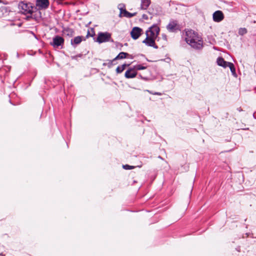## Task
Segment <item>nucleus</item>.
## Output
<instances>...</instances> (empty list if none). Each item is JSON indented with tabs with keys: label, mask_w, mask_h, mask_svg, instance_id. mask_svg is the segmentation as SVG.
<instances>
[{
	"label": "nucleus",
	"mask_w": 256,
	"mask_h": 256,
	"mask_svg": "<svg viewBox=\"0 0 256 256\" xmlns=\"http://www.w3.org/2000/svg\"><path fill=\"white\" fill-rule=\"evenodd\" d=\"M0 10L3 14L8 13L11 12L10 7L6 6H2L1 7H0Z\"/></svg>",
	"instance_id": "20"
},
{
	"label": "nucleus",
	"mask_w": 256,
	"mask_h": 256,
	"mask_svg": "<svg viewBox=\"0 0 256 256\" xmlns=\"http://www.w3.org/2000/svg\"><path fill=\"white\" fill-rule=\"evenodd\" d=\"M89 36H90V30H89V29H88V32H87V34H86V37L88 38Z\"/></svg>",
	"instance_id": "34"
},
{
	"label": "nucleus",
	"mask_w": 256,
	"mask_h": 256,
	"mask_svg": "<svg viewBox=\"0 0 256 256\" xmlns=\"http://www.w3.org/2000/svg\"><path fill=\"white\" fill-rule=\"evenodd\" d=\"M138 77L140 78L141 79L144 80H148L149 79L148 77H144V76H142V74H138Z\"/></svg>",
	"instance_id": "30"
},
{
	"label": "nucleus",
	"mask_w": 256,
	"mask_h": 256,
	"mask_svg": "<svg viewBox=\"0 0 256 256\" xmlns=\"http://www.w3.org/2000/svg\"><path fill=\"white\" fill-rule=\"evenodd\" d=\"M129 56V54L126 52H120L115 58H114V60H122L126 58L127 56Z\"/></svg>",
	"instance_id": "16"
},
{
	"label": "nucleus",
	"mask_w": 256,
	"mask_h": 256,
	"mask_svg": "<svg viewBox=\"0 0 256 256\" xmlns=\"http://www.w3.org/2000/svg\"><path fill=\"white\" fill-rule=\"evenodd\" d=\"M123 72L120 66H118L116 68V72L117 74H120Z\"/></svg>",
	"instance_id": "27"
},
{
	"label": "nucleus",
	"mask_w": 256,
	"mask_h": 256,
	"mask_svg": "<svg viewBox=\"0 0 256 256\" xmlns=\"http://www.w3.org/2000/svg\"><path fill=\"white\" fill-rule=\"evenodd\" d=\"M160 28L156 24H154L148 28L146 32V38L142 42L148 46H151L155 49L158 48V46L156 44L155 41H158L160 39L158 36L160 34Z\"/></svg>",
	"instance_id": "1"
},
{
	"label": "nucleus",
	"mask_w": 256,
	"mask_h": 256,
	"mask_svg": "<svg viewBox=\"0 0 256 256\" xmlns=\"http://www.w3.org/2000/svg\"><path fill=\"white\" fill-rule=\"evenodd\" d=\"M89 30L90 34V37H94L95 35V32L94 28H90Z\"/></svg>",
	"instance_id": "26"
},
{
	"label": "nucleus",
	"mask_w": 256,
	"mask_h": 256,
	"mask_svg": "<svg viewBox=\"0 0 256 256\" xmlns=\"http://www.w3.org/2000/svg\"><path fill=\"white\" fill-rule=\"evenodd\" d=\"M115 61L116 60H114V58L112 60H107L106 62H104L102 65L104 66H108V68H110L112 66L116 64V63H114Z\"/></svg>",
	"instance_id": "17"
},
{
	"label": "nucleus",
	"mask_w": 256,
	"mask_h": 256,
	"mask_svg": "<svg viewBox=\"0 0 256 256\" xmlns=\"http://www.w3.org/2000/svg\"><path fill=\"white\" fill-rule=\"evenodd\" d=\"M48 81V80H47L46 78H44V84H47Z\"/></svg>",
	"instance_id": "42"
},
{
	"label": "nucleus",
	"mask_w": 256,
	"mask_h": 256,
	"mask_svg": "<svg viewBox=\"0 0 256 256\" xmlns=\"http://www.w3.org/2000/svg\"><path fill=\"white\" fill-rule=\"evenodd\" d=\"M18 8L24 14H30V16H27L28 18H33L32 14L34 12V6L32 4L31 2L24 3V2L21 1L19 2Z\"/></svg>",
	"instance_id": "3"
},
{
	"label": "nucleus",
	"mask_w": 256,
	"mask_h": 256,
	"mask_svg": "<svg viewBox=\"0 0 256 256\" xmlns=\"http://www.w3.org/2000/svg\"><path fill=\"white\" fill-rule=\"evenodd\" d=\"M88 12H84L83 13L81 12V15H82V14L84 15V14H88Z\"/></svg>",
	"instance_id": "43"
},
{
	"label": "nucleus",
	"mask_w": 256,
	"mask_h": 256,
	"mask_svg": "<svg viewBox=\"0 0 256 256\" xmlns=\"http://www.w3.org/2000/svg\"><path fill=\"white\" fill-rule=\"evenodd\" d=\"M133 67H134V69L135 70H136V71L145 70L147 68L146 66H144L142 64H136V65L134 66Z\"/></svg>",
	"instance_id": "22"
},
{
	"label": "nucleus",
	"mask_w": 256,
	"mask_h": 256,
	"mask_svg": "<svg viewBox=\"0 0 256 256\" xmlns=\"http://www.w3.org/2000/svg\"><path fill=\"white\" fill-rule=\"evenodd\" d=\"M118 8L120 10V13L119 16L120 17H121L122 14H123V15L124 14V10H126L125 8V5L123 4H120L118 5Z\"/></svg>",
	"instance_id": "19"
},
{
	"label": "nucleus",
	"mask_w": 256,
	"mask_h": 256,
	"mask_svg": "<svg viewBox=\"0 0 256 256\" xmlns=\"http://www.w3.org/2000/svg\"><path fill=\"white\" fill-rule=\"evenodd\" d=\"M141 56H144V57H146L145 56V55L143 54H140ZM146 58V60L148 61V62H152V60H148L146 58Z\"/></svg>",
	"instance_id": "38"
},
{
	"label": "nucleus",
	"mask_w": 256,
	"mask_h": 256,
	"mask_svg": "<svg viewBox=\"0 0 256 256\" xmlns=\"http://www.w3.org/2000/svg\"><path fill=\"white\" fill-rule=\"evenodd\" d=\"M134 166H130L127 164L122 165V168L126 170H132L134 169Z\"/></svg>",
	"instance_id": "24"
},
{
	"label": "nucleus",
	"mask_w": 256,
	"mask_h": 256,
	"mask_svg": "<svg viewBox=\"0 0 256 256\" xmlns=\"http://www.w3.org/2000/svg\"><path fill=\"white\" fill-rule=\"evenodd\" d=\"M128 56L131 59H132L134 58V56L132 55L129 54Z\"/></svg>",
	"instance_id": "44"
},
{
	"label": "nucleus",
	"mask_w": 256,
	"mask_h": 256,
	"mask_svg": "<svg viewBox=\"0 0 256 256\" xmlns=\"http://www.w3.org/2000/svg\"><path fill=\"white\" fill-rule=\"evenodd\" d=\"M158 158L162 159V157L160 156H159Z\"/></svg>",
	"instance_id": "54"
},
{
	"label": "nucleus",
	"mask_w": 256,
	"mask_h": 256,
	"mask_svg": "<svg viewBox=\"0 0 256 256\" xmlns=\"http://www.w3.org/2000/svg\"><path fill=\"white\" fill-rule=\"evenodd\" d=\"M151 3L150 0H141L140 8L146 10Z\"/></svg>",
	"instance_id": "15"
},
{
	"label": "nucleus",
	"mask_w": 256,
	"mask_h": 256,
	"mask_svg": "<svg viewBox=\"0 0 256 256\" xmlns=\"http://www.w3.org/2000/svg\"><path fill=\"white\" fill-rule=\"evenodd\" d=\"M142 18H144V20H148V16L146 14H143L142 16Z\"/></svg>",
	"instance_id": "33"
},
{
	"label": "nucleus",
	"mask_w": 256,
	"mask_h": 256,
	"mask_svg": "<svg viewBox=\"0 0 256 256\" xmlns=\"http://www.w3.org/2000/svg\"><path fill=\"white\" fill-rule=\"evenodd\" d=\"M26 32H28V33L31 34L33 36H34V35H35V34H36L34 33V32H32V31H31V30H26Z\"/></svg>",
	"instance_id": "35"
},
{
	"label": "nucleus",
	"mask_w": 256,
	"mask_h": 256,
	"mask_svg": "<svg viewBox=\"0 0 256 256\" xmlns=\"http://www.w3.org/2000/svg\"><path fill=\"white\" fill-rule=\"evenodd\" d=\"M27 54L30 56H34L36 54V51H33L32 50H28L26 52Z\"/></svg>",
	"instance_id": "25"
},
{
	"label": "nucleus",
	"mask_w": 256,
	"mask_h": 256,
	"mask_svg": "<svg viewBox=\"0 0 256 256\" xmlns=\"http://www.w3.org/2000/svg\"><path fill=\"white\" fill-rule=\"evenodd\" d=\"M142 32L143 30L142 28L138 26H134L132 28L130 34L133 40H136L142 34Z\"/></svg>",
	"instance_id": "8"
},
{
	"label": "nucleus",
	"mask_w": 256,
	"mask_h": 256,
	"mask_svg": "<svg viewBox=\"0 0 256 256\" xmlns=\"http://www.w3.org/2000/svg\"><path fill=\"white\" fill-rule=\"evenodd\" d=\"M36 7L34 9L39 10L38 12L39 14V18H42V14L40 11L41 10H46L48 8L50 5L49 0H36Z\"/></svg>",
	"instance_id": "5"
},
{
	"label": "nucleus",
	"mask_w": 256,
	"mask_h": 256,
	"mask_svg": "<svg viewBox=\"0 0 256 256\" xmlns=\"http://www.w3.org/2000/svg\"><path fill=\"white\" fill-rule=\"evenodd\" d=\"M71 45L74 49L76 46L80 44V36H78L74 38H72L70 41Z\"/></svg>",
	"instance_id": "14"
},
{
	"label": "nucleus",
	"mask_w": 256,
	"mask_h": 256,
	"mask_svg": "<svg viewBox=\"0 0 256 256\" xmlns=\"http://www.w3.org/2000/svg\"><path fill=\"white\" fill-rule=\"evenodd\" d=\"M252 116L254 119H256V115L255 114V112L253 114Z\"/></svg>",
	"instance_id": "41"
},
{
	"label": "nucleus",
	"mask_w": 256,
	"mask_h": 256,
	"mask_svg": "<svg viewBox=\"0 0 256 256\" xmlns=\"http://www.w3.org/2000/svg\"><path fill=\"white\" fill-rule=\"evenodd\" d=\"M82 40H85V38H83L82 36H81V39H80V40L81 42Z\"/></svg>",
	"instance_id": "46"
},
{
	"label": "nucleus",
	"mask_w": 256,
	"mask_h": 256,
	"mask_svg": "<svg viewBox=\"0 0 256 256\" xmlns=\"http://www.w3.org/2000/svg\"><path fill=\"white\" fill-rule=\"evenodd\" d=\"M86 8V6L81 2V10L82 8Z\"/></svg>",
	"instance_id": "37"
},
{
	"label": "nucleus",
	"mask_w": 256,
	"mask_h": 256,
	"mask_svg": "<svg viewBox=\"0 0 256 256\" xmlns=\"http://www.w3.org/2000/svg\"><path fill=\"white\" fill-rule=\"evenodd\" d=\"M236 110H238L240 112L242 111V108L240 107L237 108Z\"/></svg>",
	"instance_id": "39"
},
{
	"label": "nucleus",
	"mask_w": 256,
	"mask_h": 256,
	"mask_svg": "<svg viewBox=\"0 0 256 256\" xmlns=\"http://www.w3.org/2000/svg\"><path fill=\"white\" fill-rule=\"evenodd\" d=\"M138 72L134 69V67L128 68L125 72L124 76L126 78H135Z\"/></svg>",
	"instance_id": "10"
},
{
	"label": "nucleus",
	"mask_w": 256,
	"mask_h": 256,
	"mask_svg": "<svg viewBox=\"0 0 256 256\" xmlns=\"http://www.w3.org/2000/svg\"><path fill=\"white\" fill-rule=\"evenodd\" d=\"M111 34L108 32H99L98 34L96 39L95 40V38H94V40L98 44L108 42H113L114 40L111 38Z\"/></svg>",
	"instance_id": "4"
},
{
	"label": "nucleus",
	"mask_w": 256,
	"mask_h": 256,
	"mask_svg": "<svg viewBox=\"0 0 256 256\" xmlns=\"http://www.w3.org/2000/svg\"><path fill=\"white\" fill-rule=\"evenodd\" d=\"M9 102H10V104H11L12 105H14V104L10 100Z\"/></svg>",
	"instance_id": "47"
},
{
	"label": "nucleus",
	"mask_w": 256,
	"mask_h": 256,
	"mask_svg": "<svg viewBox=\"0 0 256 256\" xmlns=\"http://www.w3.org/2000/svg\"><path fill=\"white\" fill-rule=\"evenodd\" d=\"M34 36L36 40H39L38 36L36 34L34 35Z\"/></svg>",
	"instance_id": "40"
},
{
	"label": "nucleus",
	"mask_w": 256,
	"mask_h": 256,
	"mask_svg": "<svg viewBox=\"0 0 256 256\" xmlns=\"http://www.w3.org/2000/svg\"><path fill=\"white\" fill-rule=\"evenodd\" d=\"M230 62L224 60V58L222 57H218L216 60V63L218 65L224 68H227L230 64Z\"/></svg>",
	"instance_id": "11"
},
{
	"label": "nucleus",
	"mask_w": 256,
	"mask_h": 256,
	"mask_svg": "<svg viewBox=\"0 0 256 256\" xmlns=\"http://www.w3.org/2000/svg\"><path fill=\"white\" fill-rule=\"evenodd\" d=\"M136 14V12L130 13L124 10V16L128 18H131Z\"/></svg>",
	"instance_id": "21"
},
{
	"label": "nucleus",
	"mask_w": 256,
	"mask_h": 256,
	"mask_svg": "<svg viewBox=\"0 0 256 256\" xmlns=\"http://www.w3.org/2000/svg\"><path fill=\"white\" fill-rule=\"evenodd\" d=\"M148 92L149 93L153 94V95H158V96H161L162 94L161 92H152V91H150V90H148Z\"/></svg>",
	"instance_id": "28"
},
{
	"label": "nucleus",
	"mask_w": 256,
	"mask_h": 256,
	"mask_svg": "<svg viewBox=\"0 0 256 256\" xmlns=\"http://www.w3.org/2000/svg\"><path fill=\"white\" fill-rule=\"evenodd\" d=\"M67 136H70V134H69V132L68 131H67Z\"/></svg>",
	"instance_id": "50"
},
{
	"label": "nucleus",
	"mask_w": 256,
	"mask_h": 256,
	"mask_svg": "<svg viewBox=\"0 0 256 256\" xmlns=\"http://www.w3.org/2000/svg\"><path fill=\"white\" fill-rule=\"evenodd\" d=\"M166 29L169 32H176L180 30V26L176 20H170L166 26Z\"/></svg>",
	"instance_id": "6"
},
{
	"label": "nucleus",
	"mask_w": 256,
	"mask_h": 256,
	"mask_svg": "<svg viewBox=\"0 0 256 256\" xmlns=\"http://www.w3.org/2000/svg\"><path fill=\"white\" fill-rule=\"evenodd\" d=\"M213 20L215 22H219L224 18V15L221 10H216L213 14Z\"/></svg>",
	"instance_id": "9"
},
{
	"label": "nucleus",
	"mask_w": 256,
	"mask_h": 256,
	"mask_svg": "<svg viewBox=\"0 0 256 256\" xmlns=\"http://www.w3.org/2000/svg\"><path fill=\"white\" fill-rule=\"evenodd\" d=\"M0 3H2V4H8V1H6V0L4 1L2 0H0Z\"/></svg>",
	"instance_id": "32"
},
{
	"label": "nucleus",
	"mask_w": 256,
	"mask_h": 256,
	"mask_svg": "<svg viewBox=\"0 0 256 256\" xmlns=\"http://www.w3.org/2000/svg\"><path fill=\"white\" fill-rule=\"evenodd\" d=\"M90 23H91V22H90L87 24H86L85 25H86V26H88V25H89Z\"/></svg>",
	"instance_id": "45"
},
{
	"label": "nucleus",
	"mask_w": 256,
	"mask_h": 256,
	"mask_svg": "<svg viewBox=\"0 0 256 256\" xmlns=\"http://www.w3.org/2000/svg\"><path fill=\"white\" fill-rule=\"evenodd\" d=\"M64 38L62 36L56 35L52 38V41L50 42V45L54 48H59L64 43Z\"/></svg>",
	"instance_id": "7"
},
{
	"label": "nucleus",
	"mask_w": 256,
	"mask_h": 256,
	"mask_svg": "<svg viewBox=\"0 0 256 256\" xmlns=\"http://www.w3.org/2000/svg\"><path fill=\"white\" fill-rule=\"evenodd\" d=\"M130 66V64H123L120 66L121 67V68L124 70L126 66Z\"/></svg>",
	"instance_id": "29"
},
{
	"label": "nucleus",
	"mask_w": 256,
	"mask_h": 256,
	"mask_svg": "<svg viewBox=\"0 0 256 256\" xmlns=\"http://www.w3.org/2000/svg\"><path fill=\"white\" fill-rule=\"evenodd\" d=\"M116 46H120V48H122V44L121 43H120V42H117L116 44Z\"/></svg>",
	"instance_id": "36"
},
{
	"label": "nucleus",
	"mask_w": 256,
	"mask_h": 256,
	"mask_svg": "<svg viewBox=\"0 0 256 256\" xmlns=\"http://www.w3.org/2000/svg\"><path fill=\"white\" fill-rule=\"evenodd\" d=\"M36 18H37V16H36V15L34 16V19L36 20Z\"/></svg>",
	"instance_id": "48"
},
{
	"label": "nucleus",
	"mask_w": 256,
	"mask_h": 256,
	"mask_svg": "<svg viewBox=\"0 0 256 256\" xmlns=\"http://www.w3.org/2000/svg\"><path fill=\"white\" fill-rule=\"evenodd\" d=\"M160 60L164 61V59H161Z\"/></svg>",
	"instance_id": "53"
},
{
	"label": "nucleus",
	"mask_w": 256,
	"mask_h": 256,
	"mask_svg": "<svg viewBox=\"0 0 256 256\" xmlns=\"http://www.w3.org/2000/svg\"><path fill=\"white\" fill-rule=\"evenodd\" d=\"M248 32V30L246 28H240L238 30V34L240 36H243L245 34H246Z\"/></svg>",
	"instance_id": "23"
},
{
	"label": "nucleus",
	"mask_w": 256,
	"mask_h": 256,
	"mask_svg": "<svg viewBox=\"0 0 256 256\" xmlns=\"http://www.w3.org/2000/svg\"><path fill=\"white\" fill-rule=\"evenodd\" d=\"M16 56H17L18 58V57H19V54H18V52H17V53H16Z\"/></svg>",
	"instance_id": "49"
},
{
	"label": "nucleus",
	"mask_w": 256,
	"mask_h": 256,
	"mask_svg": "<svg viewBox=\"0 0 256 256\" xmlns=\"http://www.w3.org/2000/svg\"><path fill=\"white\" fill-rule=\"evenodd\" d=\"M228 67L230 68L232 75L233 76H234V77H236L237 74H236V68H235L234 64L232 62H230Z\"/></svg>",
	"instance_id": "18"
},
{
	"label": "nucleus",
	"mask_w": 256,
	"mask_h": 256,
	"mask_svg": "<svg viewBox=\"0 0 256 256\" xmlns=\"http://www.w3.org/2000/svg\"><path fill=\"white\" fill-rule=\"evenodd\" d=\"M70 58L72 60L75 61L76 62H78L79 58H80V53L76 54L74 50H72L70 52Z\"/></svg>",
	"instance_id": "13"
},
{
	"label": "nucleus",
	"mask_w": 256,
	"mask_h": 256,
	"mask_svg": "<svg viewBox=\"0 0 256 256\" xmlns=\"http://www.w3.org/2000/svg\"><path fill=\"white\" fill-rule=\"evenodd\" d=\"M38 52H40V53H42V51H41V50H38Z\"/></svg>",
	"instance_id": "51"
},
{
	"label": "nucleus",
	"mask_w": 256,
	"mask_h": 256,
	"mask_svg": "<svg viewBox=\"0 0 256 256\" xmlns=\"http://www.w3.org/2000/svg\"><path fill=\"white\" fill-rule=\"evenodd\" d=\"M0 256H5V255L2 253V254H0Z\"/></svg>",
	"instance_id": "52"
},
{
	"label": "nucleus",
	"mask_w": 256,
	"mask_h": 256,
	"mask_svg": "<svg viewBox=\"0 0 256 256\" xmlns=\"http://www.w3.org/2000/svg\"><path fill=\"white\" fill-rule=\"evenodd\" d=\"M62 32L64 34H65L70 37L72 36L74 32L73 29L70 28L68 26H62Z\"/></svg>",
	"instance_id": "12"
},
{
	"label": "nucleus",
	"mask_w": 256,
	"mask_h": 256,
	"mask_svg": "<svg viewBox=\"0 0 256 256\" xmlns=\"http://www.w3.org/2000/svg\"><path fill=\"white\" fill-rule=\"evenodd\" d=\"M162 38L164 40L166 41L167 40V36H166V34H162Z\"/></svg>",
	"instance_id": "31"
},
{
	"label": "nucleus",
	"mask_w": 256,
	"mask_h": 256,
	"mask_svg": "<svg viewBox=\"0 0 256 256\" xmlns=\"http://www.w3.org/2000/svg\"><path fill=\"white\" fill-rule=\"evenodd\" d=\"M185 40L186 42L194 48L200 50L202 48L203 42L198 40V34L192 30L186 32Z\"/></svg>",
	"instance_id": "2"
}]
</instances>
